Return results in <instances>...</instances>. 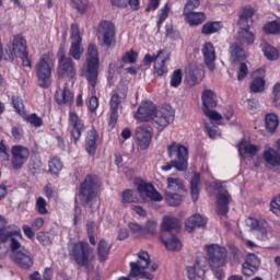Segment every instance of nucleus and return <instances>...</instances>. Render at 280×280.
Masks as SVG:
<instances>
[{"mask_svg":"<svg viewBox=\"0 0 280 280\" xmlns=\"http://www.w3.org/2000/svg\"><path fill=\"white\" fill-rule=\"evenodd\" d=\"M202 78H205V71L200 68H190L186 71V82L189 86H196Z\"/></svg>","mask_w":280,"mask_h":280,"instance_id":"c85d7f7f","label":"nucleus"},{"mask_svg":"<svg viewBox=\"0 0 280 280\" xmlns=\"http://www.w3.org/2000/svg\"><path fill=\"white\" fill-rule=\"evenodd\" d=\"M167 16H170V7L165 4L164 8L161 9L159 21H158V27H161V25L163 24V21H165Z\"/></svg>","mask_w":280,"mask_h":280,"instance_id":"680f3d73","label":"nucleus"},{"mask_svg":"<svg viewBox=\"0 0 280 280\" xmlns=\"http://www.w3.org/2000/svg\"><path fill=\"white\" fill-rule=\"evenodd\" d=\"M56 102L57 104H66L67 106H71L73 104V93L71 90L67 88V80H59V88L56 92Z\"/></svg>","mask_w":280,"mask_h":280,"instance_id":"4be33fe9","label":"nucleus"},{"mask_svg":"<svg viewBox=\"0 0 280 280\" xmlns=\"http://www.w3.org/2000/svg\"><path fill=\"white\" fill-rule=\"evenodd\" d=\"M230 49H231V57L233 60H242V58H244L245 52H244V49L240 47V45L233 44L230 47Z\"/></svg>","mask_w":280,"mask_h":280,"instance_id":"5fc2aeb1","label":"nucleus"},{"mask_svg":"<svg viewBox=\"0 0 280 280\" xmlns=\"http://www.w3.org/2000/svg\"><path fill=\"white\" fill-rule=\"evenodd\" d=\"M259 268V258L255 254H248L245 262L243 264V273L246 277L255 275Z\"/></svg>","mask_w":280,"mask_h":280,"instance_id":"bb28decb","label":"nucleus"},{"mask_svg":"<svg viewBox=\"0 0 280 280\" xmlns=\"http://www.w3.org/2000/svg\"><path fill=\"white\" fill-rule=\"evenodd\" d=\"M136 139L141 150H148L152 143V127L142 125L136 128Z\"/></svg>","mask_w":280,"mask_h":280,"instance_id":"412c9836","label":"nucleus"},{"mask_svg":"<svg viewBox=\"0 0 280 280\" xmlns=\"http://www.w3.org/2000/svg\"><path fill=\"white\" fill-rule=\"evenodd\" d=\"M21 234V229L16 225H8V219L0 215V241L11 243L15 235Z\"/></svg>","mask_w":280,"mask_h":280,"instance_id":"6ab92c4d","label":"nucleus"},{"mask_svg":"<svg viewBox=\"0 0 280 280\" xmlns=\"http://www.w3.org/2000/svg\"><path fill=\"white\" fill-rule=\"evenodd\" d=\"M207 225V218L200 215V214H195L190 218L187 219L185 222L186 231L188 233H191L196 229V226L201 228Z\"/></svg>","mask_w":280,"mask_h":280,"instance_id":"2f4dec72","label":"nucleus"},{"mask_svg":"<svg viewBox=\"0 0 280 280\" xmlns=\"http://www.w3.org/2000/svg\"><path fill=\"white\" fill-rule=\"evenodd\" d=\"M183 83V70L177 69L171 74V86L173 89H178L180 84Z\"/></svg>","mask_w":280,"mask_h":280,"instance_id":"3c124183","label":"nucleus"},{"mask_svg":"<svg viewBox=\"0 0 280 280\" xmlns=\"http://www.w3.org/2000/svg\"><path fill=\"white\" fill-rule=\"evenodd\" d=\"M264 159L268 165H271V167L280 166V153L272 148H268L264 151Z\"/></svg>","mask_w":280,"mask_h":280,"instance_id":"72a5a7b5","label":"nucleus"},{"mask_svg":"<svg viewBox=\"0 0 280 280\" xmlns=\"http://www.w3.org/2000/svg\"><path fill=\"white\" fill-rule=\"evenodd\" d=\"M98 38H102L103 45L110 47L115 43V24L104 21L100 24L97 31Z\"/></svg>","mask_w":280,"mask_h":280,"instance_id":"a211bd4d","label":"nucleus"},{"mask_svg":"<svg viewBox=\"0 0 280 280\" xmlns=\"http://www.w3.org/2000/svg\"><path fill=\"white\" fill-rule=\"evenodd\" d=\"M93 249L89 247V243L79 242L72 246L71 255L78 266H86L89 257H91Z\"/></svg>","mask_w":280,"mask_h":280,"instance_id":"dca6fc26","label":"nucleus"},{"mask_svg":"<svg viewBox=\"0 0 280 280\" xmlns=\"http://www.w3.org/2000/svg\"><path fill=\"white\" fill-rule=\"evenodd\" d=\"M183 191H185V184L183 183V179L175 176H168L166 178L165 192H183Z\"/></svg>","mask_w":280,"mask_h":280,"instance_id":"7c9ffc66","label":"nucleus"},{"mask_svg":"<svg viewBox=\"0 0 280 280\" xmlns=\"http://www.w3.org/2000/svg\"><path fill=\"white\" fill-rule=\"evenodd\" d=\"M110 253V245L105 240H101L97 245V255L100 261H106Z\"/></svg>","mask_w":280,"mask_h":280,"instance_id":"79ce46f5","label":"nucleus"},{"mask_svg":"<svg viewBox=\"0 0 280 280\" xmlns=\"http://www.w3.org/2000/svg\"><path fill=\"white\" fill-rule=\"evenodd\" d=\"M196 8H200V0H188L184 7V12H194Z\"/></svg>","mask_w":280,"mask_h":280,"instance_id":"052dcab7","label":"nucleus"},{"mask_svg":"<svg viewBox=\"0 0 280 280\" xmlns=\"http://www.w3.org/2000/svg\"><path fill=\"white\" fill-rule=\"evenodd\" d=\"M237 40L241 45H253V43H255V34L248 30L240 31Z\"/></svg>","mask_w":280,"mask_h":280,"instance_id":"c03bdc74","label":"nucleus"},{"mask_svg":"<svg viewBox=\"0 0 280 280\" xmlns=\"http://www.w3.org/2000/svg\"><path fill=\"white\" fill-rule=\"evenodd\" d=\"M184 16L186 19V22L189 23L191 26L202 25V23L207 21V15H205L203 12L187 11L184 12Z\"/></svg>","mask_w":280,"mask_h":280,"instance_id":"473e14b6","label":"nucleus"},{"mask_svg":"<svg viewBox=\"0 0 280 280\" xmlns=\"http://www.w3.org/2000/svg\"><path fill=\"white\" fill-rule=\"evenodd\" d=\"M247 75H248V66H246V63L242 62L238 68L237 80L242 81Z\"/></svg>","mask_w":280,"mask_h":280,"instance_id":"338daca9","label":"nucleus"},{"mask_svg":"<svg viewBox=\"0 0 280 280\" xmlns=\"http://www.w3.org/2000/svg\"><path fill=\"white\" fill-rule=\"evenodd\" d=\"M127 88H118L117 92H115L109 101V106H110V116H109V126L112 128H115L117 125V119H119V106H121V103L124 102V98L127 95Z\"/></svg>","mask_w":280,"mask_h":280,"instance_id":"9d476101","label":"nucleus"},{"mask_svg":"<svg viewBox=\"0 0 280 280\" xmlns=\"http://www.w3.org/2000/svg\"><path fill=\"white\" fill-rule=\"evenodd\" d=\"M202 56L205 60V65L208 67L210 71H215V48L213 47V44L206 43L202 46Z\"/></svg>","mask_w":280,"mask_h":280,"instance_id":"b1692460","label":"nucleus"},{"mask_svg":"<svg viewBox=\"0 0 280 280\" xmlns=\"http://www.w3.org/2000/svg\"><path fill=\"white\" fill-rule=\"evenodd\" d=\"M155 113L156 105H154V103L143 102L138 108L135 119H137V121H153Z\"/></svg>","mask_w":280,"mask_h":280,"instance_id":"aec40b11","label":"nucleus"},{"mask_svg":"<svg viewBox=\"0 0 280 280\" xmlns=\"http://www.w3.org/2000/svg\"><path fill=\"white\" fill-rule=\"evenodd\" d=\"M153 126L160 132L165 130L174 121V108L167 105L165 107H161L156 109L153 116Z\"/></svg>","mask_w":280,"mask_h":280,"instance_id":"1a4fd4ad","label":"nucleus"},{"mask_svg":"<svg viewBox=\"0 0 280 280\" xmlns=\"http://www.w3.org/2000/svg\"><path fill=\"white\" fill-rule=\"evenodd\" d=\"M56 63L49 55L40 57L39 61L35 66V73L37 77V84L42 89H49L51 85V71H54Z\"/></svg>","mask_w":280,"mask_h":280,"instance_id":"423d86ee","label":"nucleus"},{"mask_svg":"<svg viewBox=\"0 0 280 280\" xmlns=\"http://www.w3.org/2000/svg\"><path fill=\"white\" fill-rule=\"evenodd\" d=\"M85 150L90 154H94L97 150V130L92 129L88 132L85 139Z\"/></svg>","mask_w":280,"mask_h":280,"instance_id":"c9c22d12","label":"nucleus"},{"mask_svg":"<svg viewBox=\"0 0 280 280\" xmlns=\"http://www.w3.org/2000/svg\"><path fill=\"white\" fill-rule=\"evenodd\" d=\"M9 250H10V242L0 241V259H4Z\"/></svg>","mask_w":280,"mask_h":280,"instance_id":"e2e57ef3","label":"nucleus"},{"mask_svg":"<svg viewBox=\"0 0 280 280\" xmlns=\"http://www.w3.org/2000/svg\"><path fill=\"white\" fill-rule=\"evenodd\" d=\"M167 154L170 159H174V156L177 159L176 162L178 163V172H185V170H187V159H189V151L185 145L177 142H172V144L167 147Z\"/></svg>","mask_w":280,"mask_h":280,"instance_id":"6e6552de","label":"nucleus"},{"mask_svg":"<svg viewBox=\"0 0 280 280\" xmlns=\"http://www.w3.org/2000/svg\"><path fill=\"white\" fill-rule=\"evenodd\" d=\"M201 102H202V113L206 117H209L211 121H220L222 119V115L213 109L218 106V95L213 90H203L201 94Z\"/></svg>","mask_w":280,"mask_h":280,"instance_id":"0eeeda50","label":"nucleus"},{"mask_svg":"<svg viewBox=\"0 0 280 280\" xmlns=\"http://www.w3.org/2000/svg\"><path fill=\"white\" fill-rule=\"evenodd\" d=\"M206 253L208 266L215 279L224 280V266H226V258L229 257L226 248L218 244L206 245Z\"/></svg>","mask_w":280,"mask_h":280,"instance_id":"f257e3e1","label":"nucleus"},{"mask_svg":"<svg viewBox=\"0 0 280 280\" xmlns=\"http://www.w3.org/2000/svg\"><path fill=\"white\" fill-rule=\"evenodd\" d=\"M12 102L16 113H19V115L23 117L25 115V107L23 105V101L20 97L13 96Z\"/></svg>","mask_w":280,"mask_h":280,"instance_id":"13d9d810","label":"nucleus"},{"mask_svg":"<svg viewBox=\"0 0 280 280\" xmlns=\"http://www.w3.org/2000/svg\"><path fill=\"white\" fill-rule=\"evenodd\" d=\"M129 229L133 235H143V228L139 223H129Z\"/></svg>","mask_w":280,"mask_h":280,"instance_id":"774afa93","label":"nucleus"},{"mask_svg":"<svg viewBox=\"0 0 280 280\" xmlns=\"http://www.w3.org/2000/svg\"><path fill=\"white\" fill-rule=\"evenodd\" d=\"M159 222L156 220H148L143 228V235H156Z\"/></svg>","mask_w":280,"mask_h":280,"instance_id":"09e8293b","label":"nucleus"},{"mask_svg":"<svg viewBox=\"0 0 280 280\" xmlns=\"http://www.w3.org/2000/svg\"><path fill=\"white\" fill-rule=\"evenodd\" d=\"M190 191L191 198L194 202L198 201V197L200 196V173H195L190 180Z\"/></svg>","mask_w":280,"mask_h":280,"instance_id":"ea45409f","label":"nucleus"},{"mask_svg":"<svg viewBox=\"0 0 280 280\" xmlns=\"http://www.w3.org/2000/svg\"><path fill=\"white\" fill-rule=\"evenodd\" d=\"M205 128L210 139H218V137H220V130L217 126H211L209 122L205 121Z\"/></svg>","mask_w":280,"mask_h":280,"instance_id":"bf43d9fd","label":"nucleus"},{"mask_svg":"<svg viewBox=\"0 0 280 280\" xmlns=\"http://www.w3.org/2000/svg\"><path fill=\"white\" fill-rule=\"evenodd\" d=\"M12 160L11 165L13 170H21L30 159V149L21 144L13 145L11 149Z\"/></svg>","mask_w":280,"mask_h":280,"instance_id":"f3484780","label":"nucleus"},{"mask_svg":"<svg viewBox=\"0 0 280 280\" xmlns=\"http://www.w3.org/2000/svg\"><path fill=\"white\" fill-rule=\"evenodd\" d=\"M139 198L135 195V191L127 189L121 194V202L122 205H130L132 202H138Z\"/></svg>","mask_w":280,"mask_h":280,"instance_id":"8fccbe9b","label":"nucleus"},{"mask_svg":"<svg viewBox=\"0 0 280 280\" xmlns=\"http://www.w3.org/2000/svg\"><path fill=\"white\" fill-rule=\"evenodd\" d=\"M22 117L27 124H31V126H34L35 128H40V126H43V118L38 117L36 114H25Z\"/></svg>","mask_w":280,"mask_h":280,"instance_id":"864d4df0","label":"nucleus"},{"mask_svg":"<svg viewBox=\"0 0 280 280\" xmlns=\"http://www.w3.org/2000/svg\"><path fill=\"white\" fill-rule=\"evenodd\" d=\"M167 60H170V52L160 50L156 56L145 55L143 62L144 65H152V62H154V73L161 77L164 73H167V67H165Z\"/></svg>","mask_w":280,"mask_h":280,"instance_id":"9b49d317","label":"nucleus"},{"mask_svg":"<svg viewBox=\"0 0 280 280\" xmlns=\"http://www.w3.org/2000/svg\"><path fill=\"white\" fill-rule=\"evenodd\" d=\"M182 192H165V200L170 207H178L183 202Z\"/></svg>","mask_w":280,"mask_h":280,"instance_id":"a18cd8bd","label":"nucleus"},{"mask_svg":"<svg viewBox=\"0 0 280 280\" xmlns=\"http://www.w3.org/2000/svg\"><path fill=\"white\" fill-rule=\"evenodd\" d=\"M270 207L272 213L280 217V195L271 201Z\"/></svg>","mask_w":280,"mask_h":280,"instance_id":"0e129e2a","label":"nucleus"},{"mask_svg":"<svg viewBox=\"0 0 280 280\" xmlns=\"http://www.w3.org/2000/svg\"><path fill=\"white\" fill-rule=\"evenodd\" d=\"M35 209L39 215H47L49 210H47V200L43 197L36 199Z\"/></svg>","mask_w":280,"mask_h":280,"instance_id":"603ef678","label":"nucleus"},{"mask_svg":"<svg viewBox=\"0 0 280 280\" xmlns=\"http://www.w3.org/2000/svg\"><path fill=\"white\" fill-rule=\"evenodd\" d=\"M73 8L80 13L84 14L89 8V2L86 0H71Z\"/></svg>","mask_w":280,"mask_h":280,"instance_id":"6e6d98bb","label":"nucleus"},{"mask_svg":"<svg viewBox=\"0 0 280 280\" xmlns=\"http://www.w3.org/2000/svg\"><path fill=\"white\" fill-rule=\"evenodd\" d=\"M273 104L277 108L280 107V83L273 86Z\"/></svg>","mask_w":280,"mask_h":280,"instance_id":"69168bd1","label":"nucleus"},{"mask_svg":"<svg viewBox=\"0 0 280 280\" xmlns=\"http://www.w3.org/2000/svg\"><path fill=\"white\" fill-rule=\"evenodd\" d=\"M161 241L167 250H180L183 248V243H180V240H178V237L172 233H162Z\"/></svg>","mask_w":280,"mask_h":280,"instance_id":"a878e982","label":"nucleus"},{"mask_svg":"<svg viewBox=\"0 0 280 280\" xmlns=\"http://www.w3.org/2000/svg\"><path fill=\"white\" fill-rule=\"evenodd\" d=\"M238 152L241 156H244V154H249V156H255L257 152H259V147L248 141H243L238 145Z\"/></svg>","mask_w":280,"mask_h":280,"instance_id":"58836bf2","label":"nucleus"},{"mask_svg":"<svg viewBox=\"0 0 280 280\" xmlns=\"http://www.w3.org/2000/svg\"><path fill=\"white\" fill-rule=\"evenodd\" d=\"M98 69H100V55L97 52V46H95V44H91L88 47L86 62L82 67L81 75H83V78H86L93 91L95 90V86L97 84Z\"/></svg>","mask_w":280,"mask_h":280,"instance_id":"20e7f679","label":"nucleus"},{"mask_svg":"<svg viewBox=\"0 0 280 280\" xmlns=\"http://www.w3.org/2000/svg\"><path fill=\"white\" fill-rule=\"evenodd\" d=\"M23 240V235H14V238L11 240L10 252L11 259L14 261L16 266L22 268L23 270H30L32 266H34V255L30 250H27L23 245H21V241Z\"/></svg>","mask_w":280,"mask_h":280,"instance_id":"7ed1b4c3","label":"nucleus"},{"mask_svg":"<svg viewBox=\"0 0 280 280\" xmlns=\"http://www.w3.org/2000/svg\"><path fill=\"white\" fill-rule=\"evenodd\" d=\"M180 229V221L174 217L166 215L161 223L162 233H172V231H178Z\"/></svg>","mask_w":280,"mask_h":280,"instance_id":"c756f323","label":"nucleus"},{"mask_svg":"<svg viewBox=\"0 0 280 280\" xmlns=\"http://www.w3.org/2000/svg\"><path fill=\"white\" fill-rule=\"evenodd\" d=\"M48 167H49L50 174L58 176V174L62 172L63 164H62V161H60V159L52 158L48 162Z\"/></svg>","mask_w":280,"mask_h":280,"instance_id":"49530a36","label":"nucleus"},{"mask_svg":"<svg viewBox=\"0 0 280 280\" xmlns=\"http://www.w3.org/2000/svg\"><path fill=\"white\" fill-rule=\"evenodd\" d=\"M137 190L142 202H161V200H163V196L154 189V186L145 182L138 183Z\"/></svg>","mask_w":280,"mask_h":280,"instance_id":"2eb2a0df","label":"nucleus"},{"mask_svg":"<svg viewBox=\"0 0 280 280\" xmlns=\"http://www.w3.org/2000/svg\"><path fill=\"white\" fill-rule=\"evenodd\" d=\"M12 51L16 58H25L27 56V42L22 35H15L12 42Z\"/></svg>","mask_w":280,"mask_h":280,"instance_id":"393cba45","label":"nucleus"},{"mask_svg":"<svg viewBox=\"0 0 280 280\" xmlns=\"http://www.w3.org/2000/svg\"><path fill=\"white\" fill-rule=\"evenodd\" d=\"M261 49L267 60H279V50L270 44L262 42Z\"/></svg>","mask_w":280,"mask_h":280,"instance_id":"a19ab883","label":"nucleus"},{"mask_svg":"<svg viewBox=\"0 0 280 280\" xmlns=\"http://www.w3.org/2000/svg\"><path fill=\"white\" fill-rule=\"evenodd\" d=\"M259 73H264V70H257L256 72H254V80L250 84V91L253 93H261V91H264L265 86H266V81L264 80V78L261 77H257L259 75Z\"/></svg>","mask_w":280,"mask_h":280,"instance_id":"4c0bfd02","label":"nucleus"},{"mask_svg":"<svg viewBox=\"0 0 280 280\" xmlns=\"http://www.w3.org/2000/svg\"><path fill=\"white\" fill-rule=\"evenodd\" d=\"M187 272L189 280H195L197 277L198 279H202L205 276V267L202 266V260L197 259L194 266L187 268Z\"/></svg>","mask_w":280,"mask_h":280,"instance_id":"f704fd0d","label":"nucleus"},{"mask_svg":"<svg viewBox=\"0 0 280 280\" xmlns=\"http://www.w3.org/2000/svg\"><path fill=\"white\" fill-rule=\"evenodd\" d=\"M69 121H70V126H72V131H71L72 139L74 141H79L84 130V121L74 112H70Z\"/></svg>","mask_w":280,"mask_h":280,"instance_id":"5701e85b","label":"nucleus"},{"mask_svg":"<svg viewBox=\"0 0 280 280\" xmlns=\"http://www.w3.org/2000/svg\"><path fill=\"white\" fill-rule=\"evenodd\" d=\"M138 260L130 262V272L129 277L136 279V277H141V279L152 280V275L143 271L145 268L150 270V272H155L159 266L156 264H152L150 259V254L148 252L140 250L137 254Z\"/></svg>","mask_w":280,"mask_h":280,"instance_id":"39448f33","label":"nucleus"},{"mask_svg":"<svg viewBox=\"0 0 280 280\" xmlns=\"http://www.w3.org/2000/svg\"><path fill=\"white\" fill-rule=\"evenodd\" d=\"M84 54V48L82 47V37L80 36V28L78 24L71 25V46L69 49V56L74 60H80Z\"/></svg>","mask_w":280,"mask_h":280,"instance_id":"ddd939ff","label":"nucleus"},{"mask_svg":"<svg viewBox=\"0 0 280 280\" xmlns=\"http://www.w3.org/2000/svg\"><path fill=\"white\" fill-rule=\"evenodd\" d=\"M214 187L219 189L217 195V211L219 215H224L229 213V205L231 202V195L229 190L224 187V183L219 182L214 184Z\"/></svg>","mask_w":280,"mask_h":280,"instance_id":"4468645a","label":"nucleus"},{"mask_svg":"<svg viewBox=\"0 0 280 280\" xmlns=\"http://www.w3.org/2000/svg\"><path fill=\"white\" fill-rule=\"evenodd\" d=\"M97 187H100V178L95 175H88L80 187L79 198L83 205H89L92 211L100 209Z\"/></svg>","mask_w":280,"mask_h":280,"instance_id":"f03ea898","label":"nucleus"},{"mask_svg":"<svg viewBox=\"0 0 280 280\" xmlns=\"http://www.w3.org/2000/svg\"><path fill=\"white\" fill-rule=\"evenodd\" d=\"M222 30V26H220L219 22H208L206 23L201 32L202 34L209 35V34H215V32H220Z\"/></svg>","mask_w":280,"mask_h":280,"instance_id":"de8ad7c7","label":"nucleus"},{"mask_svg":"<svg viewBox=\"0 0 280 280\" xmlns=\"http://www.w3.org/2000/svg\"><path fill=\"white\" fill-rule=\"evenodd\" d=\"M255 14L254 8L243 9L242 14L240 15L238 25L241 31L249 30L253 25V15Z\"/></svg>","mask_w":280,"mask_h":280,"instance_id":"cd10ccee","label":"nucleus"},{"mask_svg":"<svg viewBox=\"0 0 280 280\" xmlns=\"http://www.w3.org/2000/svg\"><path fill=\"white\" fill-rule=\"evenodd\" d=\"M137 58H139V54L135 50L127 51L121 59H119L116 63V69H124L126 65H135L137 62Z\"/></svg>","mask_w":280,"mask_h":280,"instance_id":"e433bc0d","label":"nucleus"},{"mask_svg":"<svg viewBox=\"0 0 280 280\" xmlns=\"http://www.w3.org/2000/svg\"><path fill=\"white\" fill-rule=\"evenodd\" d=\"M265 124L269 132H275V130H277V128L279 127V117L277 116V114L273 113L267 114L265 116Z\"/></svg>","mask_w":280,"mask_h":280,"instance_id":"37998d69","label":"nucleus"},{"mask_svg":"<svg viewBox=\"0 0 280 280\" xmlns=\"http://www.w3.org/2000/svg\"><path fill=\"white\" fill-rule=\"evenodd\" d=\"M59 65H58V75L59 80H73L75 78V68L73 67V60L70 57L65 56V51L60 50L58 54Z\"/></svg>","mask_w":280,"mask_h":280,"instance_id":"f8f14e48","label":"nucleus"},{"mask_svg":"<svg viewBox=\"0 0 280 280\" xmlns=\"http://www.w3.org/2000/svg\"><path fill=\"white\" fill-rule=\"evenodd\" d=\"M264 31L266 34H280V23L279 22H270L265 25Z\"/></svg>","mask_w":280,"mask_h":280,"instance_id":"4d7b16f0","label":"nucleus"}]
</instances>
